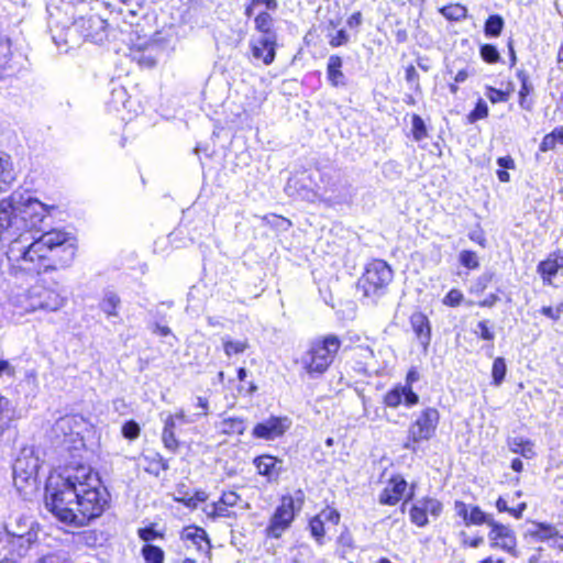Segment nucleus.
Instances as JSON below:
<instances>
[{
    "label": "nucleus",
    "instance_id": "nucleus-40",
    "mask_svg": "<svg viewBox=\"0 0 563 563\" xmlns=\"http://www.w3.org/2000/svg\"><path fill=\"white\" fill-rule=\"evenodd\" d=\"M519 77L521 78V88L519 90V103L521 108L529 110L530 104L527 103V96L530 93L531 87L528 84V78L523 73H520Z\"/></svg>",
    "mask_w": 563,
    "mask_h": 563
},
{
    "label": "nucleus",
    "instance_id": "nucleus-15",
    "mask_svg": "<svg viewBox=\"0 0 563 563\" xmlns=\"http://www.w3.org/2000/svg\"><path fill=\"white\" fill-rule=\"evenodd\" d=\"M277 36L263 37L251 42L252 55L256 59L263 60L265 65H271L276 56Z\"/></svg>",
    "mask_w": 563,
    "mask_h": 563
},
{
    "label": "nucleus",
    "instance_id": "nucleus-59",
    "mask_svg": "<svg viewBox=\"0 0 563 563\" xmlns=\"http://www.w3.org/2000/svg\"><path fill=\"white\" fill-rule=\"evenodd\" d=\"M36 563H69L57 554H48L41 558Z\"/></svg>",
    "mask_w": 563,
    "mask_h": 563
},
{
    "label": "nucleus",
    "instance_id": "nucleus-33",
    "mask_svg": "<svg viewBox=\"0 0 563 563\" xmlns=\"http://www.w3.org/2000/svg\"><path fill=\"white\" fill-rule=\"evenodd\" d=\"M489 521H495L489 515H486L478 506H473L468 512L466 525H482L489 526Z\"/></svg>",
    "mask_w": 563,
    "mask_h": 563
},
{
    "label": "nucleus",
    "instance_id": "nucleus-56",
    "mask_svg": "<svg viewBox=\"0 0 563 563\" xmlns=\"http://www.w3.org/2000/svg\"><path fill=\"white\" fill-rule=\"evenodd\" d=\"M555 145H556V142L554 140V136L552 135V133H549L543 137V140L540 144V150L542 152H548V151L553 150L555 147Z\"/></svg>",
    "mask_w": 563,
    "mask_h": 563
},
{
    "label": "nucleus",
    "instance_id": "nucleus-46",
    "mask_svg": "<svg viewBox=\"0 0 563 563\" xmlns=\"http://www.w3.org/2000/svg\"><path fill=\"white\" fill-rule=\"evenodd\" d=\"M475 333L486 341H493L495 338L494 332L488 327L487 320H483L477 323V330H475Z\"/></svg>",
    "mask_w": 563,
    "mask_h": 563
},
{
    "label": "nucleus",
    "instance_id": "nucleus-29",
    "mask_svg": "<svg viewBox=\"0 0 563 563\" xmlns=\"http://www.w3.org/2000/svg\"><path fill=\"white\" fill-rule=\"evenodd\" d=\"M221 430L225 434H242L245 422L242 418H225L221 421Z\"/></svg>",
    "mask_w": 563,
    "mask_h": 563
},
{
    "label": "nucleus",
    "instance_id": "nucleus-2",
    "mask_svg": "<svg viewBox=\"0 0 563 563\" xmlns=\"http://www.w3.org/2000/svg\"><path fill=\"white\" fill-rule=\"evenodd\" d=\"M107 505L108 494L98 473L86 465L51 476L45 487V507L67 525L86 526L101 516Z\"/></svg>",
    "mask_w": 563,
    "mask_h": 563
},
{
    "label": "nucleus",
    "instance_id": "nucleus-13",
    "mask_svg": "<svg viewBox=\"0 0 563 563\" xmlns=\"http://www.w3.org/2000/svg\"><path fill=\"white\" fill-rule=\"evenodd\" d=\"M289 427L288 418L271 417L254 427L253 435L258 439L272 440L283 435Z\"/></svg>",
    "mask_w": 563,
    "mask_h": 563
},
{
    "label": "nucleus",
    "instance_id": "nucleus-8",
    "mask_svg": "<svg viewBox=\"0 0 563 563\" xmlns=\"http://www.w3.org/2000/svg\"><path fill=\"white\" fill-rule=\"evenodd\" d=\"M296 495V497L290 495L283 496L280 505L275 509L265 529V533L268 538L279 539L291 526L296 512L300 511L303 504L302 492L298 490Z\"/></svg>",
    "mask_w": 563,
    "mask_h": 563
},
{
    "label": "nucleus",
    "instance_id": "nucleus-34",
    "mask_svg": "<svg viewBox=\"0 0 563 563\" xmlns=\"http://www.w3.org/2000/svg\"><path fill=\"white\" fill-rule=\"evenodd\" d=\"M538 272L542 276L543 280H550L553 276H555L559 272L555 262L549 255V257L538 265Z\"/></svg>",
    "mask_w": 563,
    "mask_h": 563
},
{
    "label": "nucleus",
    "instance_id": "nucleus-24",
    "mask_svg": "<svg viewBox=\"0 0 563 563\" xmlns=\"http://www.w3.org/2000/svg\"><path fill=\"white\" fill-rule=\"evenodd\" d=\"M11 56V42L10 38L3 34L0 33V78H4L7 76H10L13 67L9 64Z\"/></svg>",
    "mask_w": 563,
    "mask_h": 563
},
{
    "label": "nucleus",
    "instance_id": "nucleus-52",
    "mask_svg": "<svg viewBox=\"0 0 563 563\" xmlns=\"http://www.w3.org/2000/svg\"><path fill=\"white\" fill-rule=\"evenodd\" d=\"M349 42V35L344 30H340L336 32L334 36L330 40V45L332 47H338L344 45Z\"/></svg>",
    "mask_w": 563,
    "mask_h": 563
},
{
    "label": "nucleus",
    "instance_id": "nucleus-62",
    "mask_svg": "<svg viewBox=\"0 0 563 563\" xmlns=\"http://www.w3.org/2000/svg\"><path fill=\"white\" fill-rule=\"evenodd\" d=\"M497 164L501 167V168H514L515 167V163H514V159L510 157V156H505V157H499L497 159Z\"/></svg>",
    "mask_w": 563,
    "mask_h": 563
},
{
    "label": "nucleus",
    "instance_id": "nucleus-48",
    "mask_svg": "<svg viewBox=\"0 0 563 563\" xmlns=\"http://www.w3.org/2000/svg\"><path fill=\"white\" fill-rule=\"evenodd\" d=\"M162 440L166 449H168L172 452H176L178 448V441L175 438L174 431H163Z\"/></svg>",
    "mask_w": 563,
    "mask_h": 563
},
{
    "label": "nucleus",
    "instance_id": "nucleus-31",
    "mask_svg": "<svg viewBox=\"0 0 563 563\" xmlns=\"http://www.w3.org/2000/svg\"><path fill=\"white\" fill-rule=\"evenodd\" d=\"M507 373V366L504 357H497L495 358L493 363L492 368V377H493V384L495 386H500L501 383L505 379Z\"/></svg>",
    "mask_w": 563,
    "mask_h": 563
},
{
    "label": "nucleus",
    "instance_id": "nucleus-44",
    "mask_svg": "<svg viewBox=\"0 0 563 563\" xmlns=\"http://www.w3.org/2000/svg\"><path fill=\"white\" fill-rule=\"evenodd\" d=\"M464 299L463 294L457 289H451L443 298V305L449 307H457Z\"/></svg>",
    "mask_w": 563,
    "mask_h": 563
},
{
    "label": "nucleus",
    "instance_id": "nucleus-39",
    "mask_svg": "<svg viewBox=\"0 0 563 563\" xmlns=\"http://www.w3.org/2000/svg\"><path fill=\"white\" fill-rule=\"evenodd\" d=\"M412 135L416 141H421L427 136L426 124L418 114L412 117Z\"/></svg>",
    "mask_w": 563,
    "mask_h": 563
},
{
    "label": "nucleus",
    "instance_id": "nucleus-1",
    "mask_svg": "<svg viewBox=\"0 0 563 563\" xmlns=\"http://www.w3.org/2000/svg\"><path fill=\"white\" fill-rule=\"evenodd\" d=\"M46 217L45 205L31 196L14 192L0 201V242L10 240L8 258L21 271L38 274L56 268L49 263L52 258L68 266L75 257V247L65 232L51 230L36 236L44 230Z\"/></svg>",
    "mask_w": 563,
    "mask_h": 563
},
{
    "label": "nucleus",
    "instance_id": "nucleus-58",
    "mask_svg": "<svg viewBox=\"0 0 563 563\" xmlns=\"http://www.w3.org/2000/svg\"><path fill=\"white\" fill-rule=\"evenodd\" d=\"M454 509L456 511V514L462 517L464 519V521L466 522L467 520V517H468V506L463 503V501H455V505H454Z\"/></svg>",
    "mask_w": 563,
    "mask_h": 563
},
{
    "label": "nucleus",
    "instance_id": "nucleus-9",
    "mask_svg": "<svg viewBox=\"0 0 563 563\" xmlns=\"http://www.w3.org/2000/svg\"><path fill=\"white\" fill-rule=\"evenodd\" d=\"M439 420L440 413L435 408L423 409L409 426L404 448L415 452L417 443L428 441L435 434Z\"/></svg>",
    "mask_w": 563,
    "mask_h": 563
},
{
    "label": "nucleus",
    "instance_id": "nucleus-60",
    "mask_svg": "<svg viewBox=\"0 0 563 563\" xmlns=\"http://www.w3.org/2000/svg\"><path fill=\"white\" fill-rule=\"evenodd\" d=\"M541 312L552 320H558L560 318V308L553 309L552 307H543Z\"/></svg>",
    "mask_w": 563,
    "mask_h": 563
},
{
    "label": "nucleus",
    "instance_id": "nucleus-25",
    "mask_svg": "<svg viewBox=\"0 0 563 563\" xmlns=\"http://www.w3.org/2000/svg\"><path fill=\"white\" fill-rule=\"evenodd\" d=\"M120 306V297L111 290L106 291L99 302V308L107 316V318L119 317Z\"/></svg>",
    "mask_w": 563,
    "mask_h": 563
},
{
    "label": "nucleus",
    "instance_id": "nucleus-14",
    "mask_svg": "<svg viewBox=\"0 0 563 563\" xmlns=\"http://www.w3.org/2000/svg\"><path fill=\"white\" fill-rule=\"evenodd\" d=\"M24 523L23 531L9 530V536L12 537V545L15 548L19 556L26 555L27 551L37 539V532L34 531L33 523L26 522L25 520Z\"/></svg>",
    "mask_w": 563,
    "mask_h": 563
},
{
    "label": "nucleus",
    "instance_id": "nucleus-23",
    "mask_svg": "<svg viewBox=\"0 0 563 563\" xmlns=\"http://www.w3.org/2000/svg\"><path fill=\"white\" fill-rule=\"evenodd\" d=\"M530 536L538 541H552L556 538L559 531L555 526L544 522H533L532 528L529 530Z\"/></svg>",
    "mask_w": 563,
    "mask_h": 563
},
{
    "label": "nucleus",
    "instance_id": "nucleus-47",
    "mask_svg": "<svg viewBox=\"0 0 563 563\" xmlns=\"http://www.w3.org/2000/svg\"><path fill=\"white\" fill-rule=\"evenodd\" d=\"M486 97L493 103L505 102L508 99V93H506L501 90L495 89L493 87H488L487 91H486Z\"/></svg>",
    "mask_w": 563,
    "mask_h": 563
},
{
    "label": "nucleus",
    "instance_id": "nucleus-38",
    "mask_svg": "<svg viewBox=\"0 0 563 563\" xmlns=\"http://www.w3.org/2000/svg\"><path fill=\"white\" fill-rule=\"evenodd\" d=\"M309 528L312 537L319 544H322V538L324 536V522L322 516L313 517L309 522Z\"/></svg>",
    "mask_w": 563,
    "mask_h": 563
},
{
    "label": "nucleus",
    "instance_id": "nucleus-5",
    "mask_svg": "<svg viewBox=\"0 0 563 563\" xmlns=\"http://www.w3.org/2000/svg\"><path fill=\"white\" fill-rule=\"evenodd\" d=\"M93 4L99 5L98 1H79L76 4V16L73 27L85 40L100 44L108 37V23L100 14L96 12Z\"/></svg>",
    "mask_w": 563,
    "mask_h": 563
},
{
    "label": "nucleus",
    "instance_id": "nucleus-6",
    "mask_svg": "<svg viewBox=\"0 0 563 563\" xmlns=\"http://www.w3.org/2000/svg\"><path fill=\"white\" fill-rule=\"evenodd\" d=\"M391 280L393 269L390 266L383 260H374L366 265L357 287L369 302L376 303L386 294Z\"/></svg>",
    "mask_w": 563,
    "mask_h": 563
},
{
    "label": "nucleus",
    "instance_id": "nucleus-41",
    "mask_svg": "<svg viewBox=\"0 0 563 563\" xmlns=\"http://www.w3.org/2000/svg\"><path fill=\"white\" fill-rule=\"evenodd\" d=\"M460 263L470 269H475L479 266L478 258L475 252L473 251H462L460 253Z\"/></svg>",
    "mask_w": 563,
    "mask_h": 563
},
{
    "label": "nucleus",
    "instance_id": "nucleus-55",
    "mask_svg": "<svg viewBox=\"0 0 563 563\" xmlns=\"http://www.w3.org/2000/svg\"><path fill=\"white\" fill-rule=\"evenodd\" d=\"M71 420L73 419L70 417H63V418L58 419L54 424V431L55 432H58V431L66 432V430L70 429Z\"/></svg>",
    "mask_w": 563,
    "mask_h": 563
},
{
    "label": "nucleus",
    "instance_id": "nucleus-63",
    "mask_svg": "<svg viewBox=\"0 0 563 563\" xmlns=\"http://www.w3.org/2000/svg\"><path fill=\"white\" fill-rule=\"evenodd\" d=\"M499 300V297L495 294L489 295L485 299L478 302L481 307H493L497 301Z\"/></svg>",
    "mask_w": 563,
    "mask_h": 563
},
{
    "label": "nucleus",
    "instance_id": "nucleus-20",
    "mask_svg": "<svg viewBox=\"0 0 563 563\" xmlns=\"http://www.w3.org/2000/svg\"><path fill=\"white\" fill-rule=\"evenodd\" d=\"M15 177L16 173L11 156L0 152V194L9 189Z\"/></svg>",
    "mask_w": 563,
    "mask_h": 563
},
{
    "label": "nucleus",
    "instance_id": "nucleus-43",
    "mask_svg": "<svg viewBox=\"0 0 563 563\" xmlns=\"http://www.w3.org/2000/svg\"><path fill=\"white\" fill-rule=\"evenodd\" d=\"M481 56L489 64L496 63L499 59V53L492 44H485L481 47Z\"/></svg>",
    "mask_w": 563,
    "mask_h": 563
},
{
    "label": "nucleus",
    "instance_id": "nucleus-35",
    "mask_svg": "<svg viewBox=\"0 0 563 563\" xmlns=\"http://www.w3.org/2000/svg\"><path fill=\"white\" fill-rule=\"evenodd\" d=\"M441 13L452 21H460L466 18L467 10L461 4H450L441 9Z\"/></svg>",
    "mask_w": 563,
    "mask_h": 563
},
{
    "label": "nucleus",
    "instance_id": "nucleus-7",
    "mask_svg": "<svg viewBox=\"0 0 563 563\" xmlns=\"http://www.w3.org/2000/svg\"><path fill=\"white\" fill-rule=\"evenodd\" d=\"M38 459L29 449H23L13 464V484L20 495L27 499L38 489Z\"/></svg>",
    "mask_w": 563,
    "mask_h": 563
},
{
    "label": "nucleus",
    "instance_id": "nucleus-26",
    "mask_svg": "<svg viewBox=\"0 0 563 563\" xmlns=\"http://www.w3.org/2000/svg\"><path fill=\"white\" fill-rule=\"evenodd\" d=\"M223 352L227 357H232L234 355L243 354L247 349H250V342L247 339L235 340L229 335H224L221 338Z\"/></svg>",
    "mask_w": 563,
    "mask_h": 563
},
{
    "label": "nucleus",
    "instance_id": "nucleus-18",
    "mask_svg": "<svg viewBox=\"0 0 563 563\" xmlns=\"http://www.w3.org/2000/svg\"><path fill=\"white\" fill-rule=\"evenodd\" d=\"M254 465L258 474L265 476L269 482L277 481L283 471V461L272 455H261L254 459Z\"/></svg>",
    "mask_w": 563,
    "mask_h": 563
},
{
    "label": "nucleus",
    "instance_id": "nucleus-19",
    "mask_svg": "<svg viewBox=\"0 0 563 563\" xmlns=\"http://www.w3.org/2000/svg\"><path fill=\"white\" fill-rule=\"evenodd\" d=\"M412 330L426 351L431 342V325L428 317L422 312H415L410 317Z\"/></svg>",
    "mask_w": 563,
    "mask_h": 563
},
{
    "label": "nucleus",
    "instance_id": "nucleus-36",
    "mask_svg": "<svg viewBox=\"0 0 563 563\" xmlns=\"http://www.w3.org/2000/svg\"><path fill=\"white\" fill-rule=\"evenodd\" d=\"M298 179L290 178L285 187V191L288 196L298 197L302 199H308L310 196H313V192L307 189L306 187L297 188Z\"/></svg>",
    "mask_w": 563,
    "mask_h": 563
},
{
    "label": "nucleus",
    "instance_id": "nucleus-61",
    "mask_svg": "<svg viewBox=\"0 0 563 563\" xmlns=\"http://www.w3.org/2000/svg\"><path fill=\"white\" fill-rule=\"evenodd\" d=\"M419 75L413 66L406 68V80L408 82H418Z\"/></svg>",
    "mask_w": 563,
    "mask_h": 563
},
{
    "label": "nucleus",
    "instance_id": "nucleus-28",
    "mask_svg": "<svg viewBox=\"0 0 563 563\" xmlns=\"http://www.w3.org/2000/svg\"><path fill=\"white\" fill-rule=\"evenodd\" d=\"M510 451L518 453L526 459L534 456L533 444L529 440L522 438H512L508 441Z\"/></svg>",
    "mask_w": 563,
    "mask_h": 563
},
{
    "label": "nucleus",
    "instance_id": "nucleus-4",
    "mask_svg": "<svg viewBox=\"0 0 563 563\" xmlns=\"http://www.w3.org/2000/svg\"><path fill=\"white\" fill-rule=\"evenodd\" d=\"M65 302L66 298L58 290L57 284L51 287L44 279L36 282L15 298V305L25 312L57 311L64 307Z\"/></svg>",
    "mask_w": 563,
    "mask_h": 563
},
{
    "label": "nucleus",
    "instance_id": "nucleus-45",
    "mask_svg": "<svg viewBox=\"0 0 563 563\" xmlns=\"http://www.w3.org/2000/svg\"><path fill=\"white\" fill-rule=\"evenodd\" d=\"M122 434L129 440H134L140 435V426L135 421L130 420L123 424Z\"/></svg>",
    "mask_w": 563,
    "mask_h": 563
},
{
    "label": "nucleus",
    "instance_id": "nucleus-16",
    "mask_svg": "<svg viewBox=\"0 0 563 563\" xmlns=\"http://www.w3.org/2000/svg\"><path fill=\"white\" fill-rule=\"evenodd\" d=\"M402 400L407 407H412L419 402V396L410 386H397L389 390L384 398L386 406L391 408L398 407Z\"/></svg>",
    "mask_w": 563,
    "mask_h": 563
},
{
    "label": "nucleus",
    "instance_id": "nucleus-57",
    "mask_svg": "<svg viewBox=\"0 0 563 563\" xmlns=\"http://www.w3.org/2000/svg\"><path fill=\"white\" fill-rule=\"evenodd\" d=\"M196 407L201 409L200 412H197L194 415V417L196 418H199V417H202V416H207L208 413V408H209V402H208V399L207 398H203V397H198L197 398V404H196Z\"/></svg>",
    "mask_w": 563,
    "mask_h": 563
},
{
    "label": "nucleus",
    "instance_id": "nucleus-3",
    "mask_svg": "<svg viewBox=\"0 0 563 563\" xmlns=\"http://www.w3.org/2000/svg\"><path fill=\"white\" fill-rule=\"evenodd\" d=\"M341 344V340L334 334L313 339L301 356L302 368L310 377L324 374L333 363Z\"/></svg>",
    "mask_w": 563,
    "mask_h": 563
},
{
    "label": "nucleus",
    "instance_id": "nucleus-42",
    "mask_svg": "<svg viewBox=\"0 0 563 563\" xmlns=\"http://www.w3.org/2000/svg\"><path fill=\"white\" fill-rule=\"evenodd\" d=\"M488 115V107L482 99L478 100L474 110L468 114V121L471 123L476 122L479 119H484Z\"/></svg>",
    "mask_w": 563,
    "mask_h": 563
},
{
    "label": "nucleus",
    "instance_id": "nucleus-22",
    "mask_svg": "<svg viewBox=\"0 0 563 563\" xmlns=\"http://www.w3.org/2000/svg\"><path fill=\"white\" fill-rule=\"evenodd\" d=\"M343 65L342 58L338 55H331L327 65V75L330 84L333 87H344L346 85V77L341 70Z\"/></svg>",
    "mask_w": 563,
    "mask_h": 563
},
{
    "label": "nucleus",
    "instance_id": "nucleus-21",
    "mask_svg": "<svg viewBox=\"0 0 563 563\" xmlns=\"http://www.w3.org/2000/svg\"><path fill=\"white\" fill-rule=\"evenodd\" d=\"M19 419V413L11 400L0 395V437Z\"/></svg>",
    "mask_w": 563,
    "mask_h": 563
},
{
    "label": "nucleus",
    "instance_id": "nucleus-64",
    "mask_svg": "<svg viewBox=\"0 0 563 563\" xmlns=\"http://www.w3.org/2000/svg\"><path fill=\"white\" fill-rule=\"evenodd\" d=\"M550 255L553 258V261L555 262L556 267L559 269H562L563 268V253L561 251H556V252L551 253Z\"/></svg>",
    "mask_w": 563,
    "mask_h": 563
},
{
    "label": "nucleus",
    "instance_id": "nucleus-27",
    "mask_svg": "<svg viewBox=\"0 0 563 563\" xmlns=\"http://www.w3.org/2000/svg\"><path fill=\"white\" fill-rule=\"evenodd\" d=\"M255 29L262 33L263 37L277 36L273 30L274 19L267 11L260 12L254 19Z\"/></svg>",
    "mask_w": 563,
    "mask_h": 563
},
{
    "label": "nucleus",
    "instance_id": "nucleus-53",
    "mask_svg": "<svg viewBox=\"0 0 563 563\" xmlns=\"http://www.w3.org/2000/svg\"><path fill=\"white\" fill-rule=\"evenodd\" d=\"M338 542L343 549H346V550L353 549V537L347 529H345L343 532H341V534L338 539Z\"/></svg>",
    "mask_w": 563,
    "mask_h": 563
},
{
    "label": "nucleus",
    "instance_id": "nucleus-30",
    "mask_svg": "<svg viewBox=\"0 0 563 563\" xmlns=\"http://www.w3.org/2000/svg\"><path fill=\"white\" fill-rule=\"evenodd\" d=\"M142 554L146 563H163L164 551L152 544H146L142 548Z\"/></svg>",
    "mask_w": 563,
    "mask_h": 563
},
{
    "label": "nucleus",
    "instance_id": "nucleus-49",
    "mask_svg": "<svg viewBox=\"0 0 563 563\" xmlns=\"http://www.w3.org/2000/svg\"><path fill=\"white\" fill-rule=\"evenodd\" d=\"M139 537L145 541L150 542L156 538H162L163 534L157 532L153 527H145L139 530Z\"/></svg>",
    "mask_w": 563,
    "mask_h": 563
},
{
    "label": "nucleus",
    "instance_id": "nucleus-37",
    "mask_svg": "<svg viewBox=\"0 0 563 563\" xmlns=\"http://www.w3.org/2000/svg\"><path fill=\"white\" fill-rule=\"evenodd\" d=\"M206 514L209 517L216 518V517H224L229 518L233 515V512L223 505L220 500L217 503H212L211 505H208L205 509Z\"/></svg>",
    "mask_w": 563,
    "mask_h": 563
},
{
    "label": "nucleus",
    "instance_id": "nucleus-12",
    "mask_svg": "<svg viewBox=\"0 0 563 563\" xmlns=\"http://www.w3.org/2000/svg\"><path fill=\"white\" fill-rule=\"evenodd\" d=\"M180 539L187 549H195L200 553H210L211 544L207 532L199 527L188 526L180 532Z\"/></svg>",
    "mask_w": 563,
    "mask_h": 563
},
{
    "label": "nucleus",
    "instance_id": "nucleus-50",
    "mask_svg": "<svg viewBox=\"0 0 563 563\" xmlns=\"http://www.w3.org/2000/svg\"><path fill=\"white\" fill-rule=\"evenodd\" d=\"M240 500V496L234 492H225L220 498V501L228 508L236 506Z\"/></svg>",
    "mask_w": 563,
    "mask_h": 563
},
{
    "label": "nucleus",
    "instance_id": "nucleus-10",
    "mask_svg": "<svg viewBox=\"0 0 563 563\" xmlns=\"http://www.w3.org/2000/svg\"><path fill=\"white\" fill-rule=\"evenodd\" d=\"M490 532L488 534L492 545L517 556V538L515 532L505 525L497 521H489Z\"/></svg>",
    "mask_w": 563,
    "mask_h": 563
},
{
    "label": "nucleus",
    "instance_id": "nucleus-51",
    "mask_svg": "<svg viewBox=\"0 0 563 563\" xmlns=\"http://www.w3.org/2000/svg\"><path fill=\"white\" fill-rule=\"evenodd\" d=\"M318 516H322L323 522L330 521L333 525H338L340 521V514L333 508H325Z\"/></svg>",
    "mask_w": 563,
    "mask_h": 563
},
{
    "label": "nucleus",
    "instance_id": "nucleus-54",
    "mask_svg": "<svg viewBox=\"0 0 563 563\" xmlns=\"http://www.w3.org/2000/svg\"><path fill=\"white\" fill-rule=\"evenodd\" d=\"M24 520L26 522H32L34 525V521L29 518V517H24V516H21V517H18L15 519V523H10L5 527V530H7V533L9 534V530H20V531H23V527H24Z\"/></svg>",
    "mask_w": 563,
    "mask_h": 563
},
{
    "label": "nucleus",
    "instance_id": "nucleus-32",
    "mask_svg": "<svg viewBox=\"0 0 563 563\" xmlns=\"http://www.w3.org/2000/svg\"><path fill=\"white\" fill-rule=\"evenodd\" d=\"M504 27V20L500 15H490L485 23V34L487 36H499Z\"/></svg>",
    "mask_w": 563,
    "mask_h": 563
},
{
    "label": "nucleus",
    "instance_id": "nucleus-11",
    "mask_svg": "<svg viewBox=\"0 0 563 563\" xmlns=\"http://www.w3.org/2000/svg\"><path fill=\"white\" fill-rule=\"evenodd\" d=\"M442 512V504L435 498L424 497L417 500L410 509V520L418 527L428 525V515L438 518Z\"/></svg>",
    "mask_w": 563,
    "mask_h": 563
},
{
    "label": "nucleus",
    "instance_id": "nucleus-17",
    "mask_svg": "<svg viewBox=\"0 0 563 563\" xmlns=\"http://www.w3.org/2000/svg\"><path fill=\"white\" fill-rule=\"evenodd\" d=\"M407 482L401 476H394L379 496L380 504L396 505L405 495Z\"/></svg>",
    "mask_w": 563,
    "mask_h": 563
}]
</instances>
